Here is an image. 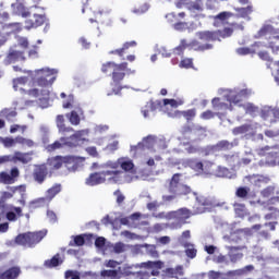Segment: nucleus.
Wrapping results in <instances>:
<instances>
[{
	"mask_svg": "<svg viewBox=\"0 0 279 279\" xmlns=\"http://www.w3.org/2000/svg\"><path fill=\"white\" fill-rule=\"evenodd\" d=\"M63 108H72V111L66 114L71 125H80L86 119L84 110L75 104L73 96L68 97V101L63 102Z\"/></svg>",
	"mask_w": 279,
	"mask_h": 279,
	"instance_id": "13",
	"label": "nucleus"
},
{
	"mask_svg": "<svg viewBox=\"0 0 279 279\" xmlns=\"http://www.w3.org/2000/svg\"><path fill=\"white\" fill-rule=\"evenodd\" d=\"M256 51H258V49H252V48H238L236 49V54L238 56H250V53H256Z\"/></svg>",
	"mask_w": 279,
	"mask_h": 279,
	"instance_id": "64",
	"label": "nucleus"
},
{
	"mask_svg": "<svg viewBox=\"0 0 279 279\" xmlns=\"http://www.w3.org/2000/svg\"><path fill=\"white\" fill-rule=\"evenodd\" d=\"M15 141H16L17 145H22L23 147H34V145H36L34 143V141H32L29 138H25L23 136L15 137Z\"/></svg>",
	"mask_w": 279,
	"mask_h": 279,
	"instance_id": "54",
	"label": "nucleus"
},
{
	"mask_svg": "<svg viewBox=\"0 0 279 279\" xmlns=\"http://www.w3.org/2000/svg\"><path fill=\"white\" fill-rule=\"evenodd\" d=\"M80 162H84L83 157H54L50 160V165L53 169H61V167H65L69 171H77Z\"/></svg>",
	"mask_w": 279,
	"mask_h": 279,
	"instance_id": "14",
	"label": "nucleus"
},
{
	"mask_svg": "<svg viewBox=\"0 0 279 279\" xmlns=\"http://www.w3.org/2000/svg\"><path fill=\"white\" fill-rule=\"evenodd\" d=\"M128 69V63L117 64L114 62H108L102 65V73H112V93L113 95H119L123 90V86L120 85V82L125 77V71Z\"/></svg>",
	"mask_w": 279,
	"mask_h": 279,
	"instance_id": "9",
	"label": "nucleus"
},
{
	"mask_svg": "<svg viewBox=\"0 0 279 279\" xmlns=\"http://www.w3.org/2000/svg\"><path fill=\"white\" fill-rule=\"evenodd\" d=\"M245 180L250 182V184H252L253 186H256L257 189H260L262 186L269 184V177H265L263 174H252L245 177Z\"/></svg>",
	"mask_w": 279,
	"mask_h": 279,
	"instance_id": "29",
	"label": "nucleus"
},
{
	"mask_svg": "<svg viewBox=\"0 0 279 279\" xmlns=\"http://www.w3.org/2000/svg\"><path fill=\"white\" fill-rule=\"evenodd\" d=\"M21 276V268L20 267H12L7 271L0 274V279H16Z\"/></svg>",
	"mask_w": 279,
	"mask_h": 279,
	"instance_id": "42",
	"label": "nucleus"
},
{
	"mask_svg": "<svg viewBox=\"0 0 279 279\" xmlns=\"http://www.w3.org/2000/svg\"><path fill=\"white\" fill-rule=\"evenodd\" d=\"M62 258H60V255H54L50 260L45 262L46 267H58V265H61Z\"/></svg>",
	"mask_w": 279,
	"mask_h": 279,
	"instance_id": "57",
	"label": "nucleus"
},
{
	"mask_svg": "<svg viewBox=\"0 0 279 279\" xmlns=\"http://www.w3.org/2000/svg\"><path fill=\"white\" fill-rule=\"evenodd\" d=\"M228 250V256H229V262L236 264L239 260H243V252L242 250L244 246H225Z\"/></svg>",
	"mask_w": 279,
	"mask_h": 279,
	"instance_id": "27",
	"label": "nucleus"
},
{
	"mask_svg": "<svg viewBox=\"0 0 279 279\" xmlns=\"http://www.w3.org/2000/svg\"><path fill=\"white\" fill-rule=\"evenodd\" d=\"M48 202L46 197L36 198L29 203V208H40V206H45Z\"/></svg>",
	"mask_w": 279,
	"mask_h": 279,
	"instance_id": "59",
	"label": "nucleus"
},
{
	"mask_svg": "<svg viewBox=\"0 0 279 279\" xmlns=\"http://www.w3.org/2000/svg\"><path fill=\"white\" fill-rule=\"evenodd\" d=\"M16 41L17 45H15V47H17V49H21L22 51H25V49L29 47V41L27 40V37H16Z\"/></svg>",
	"mask_w": 279,
	"mask_h": 279,
	"instance_id": "58",
	"label": "nucleus"
},
{
	"mask_svg": "<svg viewBox=\"0 0 279 279\" xmlns=\"http://www.w3.org/2000/svg\"><path fill=\"white\" fill-rule=\"evenodd\" d=\"M62 191V184L56 183L53 186H51L47 192H46V199L47 202H51L58 193Z\"/></svg>",
	"mask_w": 279,
	"mask_h": 279,
	"instance_id": "48",
	"label": "nucleus"
},
{
	"mask_svg": "<svg viewBox=\"0 0 279 279\" xmlns=\"http://www.w3.org/2000/svg\"><path fill=\"white\" fill-rule=\"evenodd\" d=\"M45 236H47V231L21 233L15 238V243L16 245H22V247H34V245H38Z\"/></svg>",
	"mask_w": 279,
	"mask_h": 279,
	"instance_id": "12",
	"label": "nucleus"
},
{
	"mask_svg": "<svg viewBox=\"0 0 279 279\" xmlns=\"http://www.w3.org/2000/svg\"><path fill=\"white\" fill-rule=\"evenodd\" d=\"M258 156H265V161H259L260 167H278L279 166V146H265L257 149Z\"/></svg>",
	"mask_w": 279,
	"mask_h": 279,
	"instance_id": "11",
	"label": "nucleus"
},
{
	"mask_svg": "<svg viewBox=\"0 0 279 279\" xmlns=\"http://www.w3.org/2000/svg\"><path fill=\"white\" fill-rule=\"evenodd\" d=\"M45 178H47V167L38 166L34 170V180L38 182V184H43L45 182Z\"/></svg>",
	"mask_w": 279,
	"mask_h": 279,
	"instance_id": "38",
	"label": "nucleus"
},
{
	"mask_svg": "<svg viewBox=\"0 0 279 279\" xmlns=\"http://www.w3.org/2000/svg\"><path fill=\"white\" fill-rule=\"evenodd\" d=\"M226 161L230 167H243L245 165H250L254 159V154H252V149L245 150V157H239V155H229L226 156Z\"/></svg>",
	"mask_w": 279,
	"mask_h": 279,
	"instance_id": "18",
	"label": "nucleus"
},
{
	"mask_svg": "<svg viewBox=\"0 0 279 279\" xmlns=\"http://www.w3.org/2000/svg\"><path fill=\"white\" fill-rule=\"evenodd\" d=\"M85 242L86 240L84 239V235H76L72 236V240L70 241L69 245H71L72 247H82V245H84Z\"/></svg>",
	"mask_w": 279,
	"mask_h": 279,
	"instance_id": "56",
	"label": "nucleus"
},
{
	"mask_svg": "<svg viewBox=\"0 0 279 279\" xmlns=\"http://www.w3.org/2000/svg\"><path fill=\"white\" fill-rule=\"evenodd\" d=\"M109 248V254L114 252V254H123V252H128L130 250V245L123 242H117L116 244L111 243L107 245Z\"/></svg>",
	"mask_w": 279,
	"mask_h": 279,
	"instance_id": "37",
	"label": "nucleus"
},
{
	"mask_svg": "<svg viewBox=\"0 0 279 279\" xmlns=\"http://www.w3.org/2000/svg\"><path fill=\"white\" fill-rule=\"evenodd\" d=\"M0 116L4 117L7 121H14V119H16V111L12 109H3L0 112Z\"/></svg>",
	"mask_w": 279,
	"mask_h": 279,
	"instance_id": "53",
	"label": "nucleus"
},
{
	"mask_svg": "<svg viewBox=\"0 0 279 279\" xmlns=\"http://www.w3.org/2000/svg\"><path fill=\"white\" fill-rule=\"evenodd\" d=\"M255 38H265L267 43L265 41H257L254 45H252L251 49H257V51H260L264 47H269L276 53V51H279V29L274 28V26L269 24H265L258 33L255 35Z\"/></svg>",
	"mask_w": 279,
	"mask_h": 279,
	"instance_id": "6",
	"label": "nucleus"
},
{
	"mask_svg": "<svg viewBox=\"0 0 279 279\" xmlns=\"http://www.w3.org/2000/svg\"><path fill=\"white\" fill-rule=\"evenodd\" d=\"M100 276L109 279H121V272L119 270H102Z\"/></svg>",
	"mask_w": 279,
	"mask_h": 279,
	"instance_id": "50",
	"label": "nucleus"
},
{
	"mask_svg": "<svg viewBox=\"0 0 279 279\" xmlns=\"http://www.w3.org/2000/svg\"><path fill=\"white\" fill-rule=\"evenodd\" d=\"M274 193H276V186L274 185H269L266 189L262 190L260 195L262 197H271V195H274Z\"/></svg>",
	"mask_w": 279,
	"mask_h": 279,
	"instance_id": "63",
	"label": "nucleus"
},
{
	"mask_svg": "<svg viewBox=\"0 0 279 279\" xmlns=\"http://www.w3.org/2000/svg\"><path fill=\"white\" fill-rule=\"evenodd\" d=\"M189 239H191V231L186 230V231H183L181 236H179L178 241L181 245H183V247H189V245H191V243L189 242Z\"/></svg>",
	"mask_w": 279,
	"mask_h": 279,
	"instance_id": "52",
	"label": "nucleus"
},
{
	"mask_svg": "<svg viewBox=\"0 0 279 279\" xmlns=\"http://www.w3.org/2000/svg\"><path fill=\"white\" fill-rule=\"evenodd\" d=\"M274 112H275L274 107L264 106L260 110V117L264 121H269V123H271V120H274Z\"/></svg>",
	"mask_w": 279,
	"mask_h": 279,
	"instance_id": "44",
	"label": "nucleus"
},
{
	"mask_svg": "<svg viewBox=\"0 0 279 279\" xmlns=\"http://www.w3.org/2000/svg\"><path fill=\"white\" fill-rule=\"evenodd\" d=\"M25 84H27V77H25V76H21V77L13 80L14 90H20L21 93H23V90H25L23 88V86H25Z\"/></svg>",
	"mask_w": 279,
	"mask_h": 279,
	"instance_id": "49",
	"label": "nucleus"
},
{
	"mask_svg": "<svg viewBox=\"0 0 279 279\" xmlns=\"http://www.w3.org/2000/svg\"><path fill=\"white\" fill-rule=\"evenodd\" d=\"M93 169L101 171L108 184H130L136 180V175L125 173L119 169L117 160H107L102 163H93Z\"/></svg>",
	"mask_w": 279,
	"mask_h": 279,
	"instance_id": "3",
	"label": "nucleus"
},
{
	"mask_svg": "<svg viewBox=\"0 0 279 279\" xmlns=\"http://www.w3.org/2000/svg\"><path fill=\"white\" fill-rule=\"evenodd\" d=\"M183 101L175 99H163V101H148L144 107H142V114L144 119H149L154 112H156L157 108H161L163 112H169V108H178V106H182Z\"/></svg>",
	"mask_w": 279,
	"mask_h": 279,
	"instance_id": "10",
	"label": "nucleus"
},
{
	"mask_svg": "<svg viewBox=\"0 0 279 279\" xmlns=\"http://www.w3.org/2000/svg\"><path fill=\"white\" fill-rule=\"evenodd\" d=\"M109 244H111V243L106 242V238H104V236L97 238L95 241V245H96L97 250L99 252H101V254H104V255L109 254V250H110V248H108Z\"/></svg>",
	"mask_w": 279,
	"mask_h": 279,
	"instance_id": "43",
	"label": "nucleus"
},
{
	"mask_svg": "<svg viewBox=\"0 0 279 279\" xmlns=\"http://www.w3.org/2000/svg\"><path fill=\"white\" fill-rule=\"evenodd\" d=\"M234 211L238 217H245L247 215V209L245 208V205L243 204H235L234 205Z\"/></svg>",
	"mask_w": 279,
	"mask_h": 279,
	"instance_id": "60",
	"label": "nucleus"
},
{
	"mask_svg": "<svg viewBox=\"0 0 279 279\" xmlns=\"http://www.w3.org/2000/svg\"><path fill=\"white\" fill-rule=\"evenodd\" d=\"M218 94H220L227 102H223L219 97L214 98L211 100V106L214 110H229L230 112H232V110H234V106H236L238 108H243L246 114L254 116L256 114V112H258V107H256L254 104L243 102V99H247V97H251L252 89L239 87H235L233 89L221 88L218 89Z\"/></svg>",
	"mask_w": 279,
	"mask_h": 279,
	"instance_id": "1",
	"label": "nucleus"
},
{
	"mask_svg": "<svg viewBox=\"0 0 279 279\" xmlns=\"http://www.w3.org/2000/svg\"><path fill=\"white\" fill-rule=\"evenodd\" d=\"M106 182L108 181L101 170L89 174V177L85 180L86 186H97L99 184H106Z\"/></svg>",
	"mask_w": 279,
	"mask_h": 279,
	"instance_id": "28",
	"label": "nucleus"
},
{
	"mask_svg": "<svg viewBox=\"0 0 279 279\" xmlns=\"http://www.w3.org/2000/svg\"><path fill=\"white\" fill-rule=\"evenodd\" d=\"M153 269L150 275L148 271H136V269L141 268ZM165 267V263L161 260L157 262H145L142 264H124L119 267L120 276H133L135 279H149L150 276H158L160 271L158 269H162Z\"/></svg>",
	"mask_w": 279,
	"mask_h": 279,
	"instance_id": "4",
	"label": "nucleus"
},
{
	"mask_svg": "<svg viewBox=\"0 0 279 279\" xmlns=\"http://www.w3.org/2000/svg\"><path fill=\"white\" fill-rule=\"evenodd\" d=\"M196 36L201 40H207L208 43L213 40H221V38H229V36H232V28H225L223 31H217V32H199L196 33Z\"/></svg>",
	"mask_w": 279,
	"mask_h": 279,
	"instance_id": "16",
	"label": "nucleus"
},
{
	"mask_svg": "<svg viewBox=\"0 0 279 279\" xmlns=\"http://www.w3.org/2000/svg\"><path fill=\"white\" fill-rule=\"evenodd\" d=\"M213 263H216V265H225L226 267H228V265H230V257L227 255H223L221 253L215 254L211 257Z\"/></svg>",
	"mask_w": 279,
	"mask_h": 279,
	"instance_id": "47",
	"label": "nucleus"
},
{
	"mask_svg": "<svg viewBox=\"0 0 279 279\" xmlns=\"http://www.w3.org/2000/svg\"><path fill=\"white\" fill-rule=\"evenodd\" d=\"M34 153L29 151V153H22L16 150L13 155H12V160L14 162V165H16V162H21L22 165H28V162H32V156Z\"/></svg>",
	"mask_w": 279,
	"mask_h": 279,
	"instance_id": "34",
	"label": "nucleus"
},
{
	"mask_svg": "<svg viewBox=\"0 0 279 279\" xmlns=\"http://www.w3.org/2000/svg\"><path fill=\"white\" fill-rule=\"evenodd\" d=\"M169 147V143L167 142V138L165 136L159 135L155 137V154H162L165 149Z\"/></svg>",
	"mask_w": 279,
	"mask_h": 279,
	"instance_id": "39",
	"label": "nucleus"
},
{
	"mask_svg": "<svg viewBox=\"0 0 279 279\" xmlns=\"http://www.w3.org/2000/svg\"><path fill=\"white\" fill-rule=\"evenodd\" d=\"M0 143H2V145H4V147H14V145L17 144L16 138H12V137H0Z\"/></svg>",
	"mask_w": 279,
	"mask_h": 279,
	"instance_id": "62",
	"label": "nucleus"
},
{
	"mask_svg": "<svg viewBox=\"0 0 279 279\" xmlns=\"http://www.w3.org/2000/svg\"><path fill=\"white\" fill-rule=\"evenodd\" d=\"M135 248L138 252H143V250H145V252H146V254H148V256H151L153 258H158V251H156L155 245L142 244V245H136Z\"/></svg>",
	"mask_w": 279,
	"mask_h": 279,
	"instance_id": "41",
	"label": "nucleus"
},
{
	"mask_svg": "<svg viewBox=\"0 0 279 279\" xmlns=\"http://www.w3.org/2000/svg\"><path fill=\"white\" fill-rule=\"evenodd\" d=\"M169 191L173 193V195H189L191 187L180 182V174H174L170 181Z\"/></svg>",
	"mask_w": 279,
	"mask_h": 279,
	"instance_id": "21",
	"label": "nucleus"
},
{
	"mask_svg": "<svg viewBox=\"0 0 279 279\" xmlns=\"http://www.w3.org/2000/svg\"><path fill=\"white\" fill-rule=\"evenodd\" d=\"M235 145H239V141H234V143H229L228 141H221L214 146H208V154H215V151H221L222 149H232Z\"/></svg>",
	"mask_w": 279,
	"mask_h": 279,
	"instance_id": "35",
	"label": "nucleus"
},
{
	"mask_svg": "<svg viewBox=\"0 0 279 279\" xmlns=\"http://www.w3.org/2000/svg\"><path fill=\"white\" fill-rule=\"evenodd\" d=\"M191 215V210L186 208H181L175 211H169L170 219L174 220V222L172 223V228H175L177 230L178 228H182V226L186 223V219H189Z\"/></svg>",
	"mask_w": 279,
	"mask_h": 279,
	"instance_id": "19",
	"label": "nucleus"
},
{
	"mask_svg": "<svg viewBox=\"0 0 279 279\" xmlns=\"http://www.w3.org/2000/svg\"><path fill=\"white\" fill-rule=\"evenodd\" d=\"M64 121H65L64 116H62V114L57 116L56 125H57L60 134H66V133L73 132V128L66 126V124H64Z\"/></svg>",
	"mask_w": 279,
	"mask_h": 279,
	"instance_id": "40",
	"label": "nucleus"
},
{
	"mask_svg": "<svg viewBox=\"0 0 279 279\" xmlns=\"http://www.w3.org/2000/svg\"><path fill=\"white\" fill-rule=\"evenodd\" d=\"M148 149L155 154L156 151V135H148L142 140L137 145L131 146V154L136 155V151Z\"/></svg>",
	"mask_w": 279,
	"mask_h": 279,
	"instance_id": "17",
	"label": "nucleus"
},
{
	"mask_svg": "<svg viewBox=\"0 0 279 279\" xmlns=\"http://www.w3.org/2000/svg\"><path fill=\"white\" fill-rule=\"evenodd\" d=\"M263 130V125L258 122H247L232 130L233 136H243L246 141H263L265 136L258 133Z\"/></svg>",
	"mask_w": 279,
	"mask_h": 279,
	"instance_id": "8",
	"label": "nucleus"
},
{
	"mask_svg": "<svg viewBox=\"0 0 279 279\" xmlns=\"http://www.w3.org/2000/svg\"><path fill=\"white\" fill-rule=\"evenodd\" d=\"M118 168L122 169L123 173H130L134 171V161L130 157H120L117 159Z\"/></svg>",
	"mask_w": 279,
	"mask_h": 279,
	"instance_id": "31",
	"label": "nucleus"
},
{
	"mask_svg": "<svg viewBox=\"0 0 279 279\" xmlns=\"http://www.w3.org/2000/svg\"><path fill=\"white\" fill-rule=\"evenodd\" d=\"M207 167H209V170H205V173L207 175H216V178H229V179L234 178V173H232V171H230L226 167L215 166V163H211V162L207 163Z\"/></svg>",
	"mask_w": 279,
	"mask_h": 279,
	"instance_id": "22",
	"label": "nucleus"
},
{
	"mask_svg": "<svg viewBox=\"0 0 279 279\" xmlns=\"http://www.w3.org/2000/svg\"><path fill=\"white\" fill-rule=\"evenodd\" d=\"M210 162L202 163L197 159H185L183 161V166L190 167V169H193V171H196L197 173H206V171H209Z\"/></svg>",
	"mask_w": 279,
	"mask_h": 279,
	"instance_id": "23",
	"label": "nucleus"
},
{
	"mask_svg": "<svg viewBox=\"0 0 279 279\" xmlns=\"http://www.w3.org/2000/svg\"><path fill=\"white\" fill-rule=\"evenodd\" d=\"M15 180L8 172H0V184H14Z\"/></svg>",
	"mask_w": 279,
	"mask_h": 279,
	"instance_id": "55",
	"label": "nucleus"
},
{
	"mask_svg": "<svg viewBox=\"0 0 279 279\" xmlns=\"http://www.w3.org/2000/svg\"><path fill=\"white\" fill-rule=\"evenodd\" d=\"M29 76L33 80L34 84H37L39 88H34L28 90V95L31 97H39L38 104L41 108H49L51 106V100L49 99V86L53 85L58 77L57 69L43 68L39 70H35L34 72H29Z\"/></svg>",
	"mask_w": 279,
	"mask_h": 279,
	"instance_id": "2",
	"label": "nucleus"
},
{
	"mask_svg": "<svg viewBox=\"0 0 279 279\" xmlns=\"http://www.w3.org/2000/svg\"><path fill=\"white\" fill-rule=\"evenodd\" d=\"M90 134V130L84 129L76 131L70 137H61L60 141L54 142L53 144L47 147L48 151H56V149H61L63 145L66 147H78V145H84L88 143L87 136Z\"/></svg>",
	"mask_w": 279,
	"mask_h": 279,
	"instance_id": "7",
	"label": "nucleus"
},
{
	"mask_svg": "<svg viewBox=\"0 0 279 279\" xmlns=\"http://www.w3.org/2000/svg\"><path fill=\"white\" fill-rule=\"evenodd\" d=\"M196 202L198 204V207L194 211V215H202V213L210 210V207L208 206H215V203H213L210 198H206L204 196L196 197Z\"/></svg>",
	"mask_w": 279,
	"mask_h": 279,
	"instance_id": "32",
	"label": "nucleus"
},
{
	"mask_svg": "<svg viewBox=\"0 0 279 279\" xmlns=\"http://www.w3.org/2000/svg\"><path fill=\"white\" fill-rule=\"evenodd\" d=\"M23 60H25V51L19 49V46L11 47L5 60L7 64H12V62H21Z\"/></svg>",
	"mask_w": 279,
	"mask_h": 279,
	"instance_id": "24",
	"label": "nucleus"
},
{
	"mask_svg": "<svg viewBox=\"0 0 279 279\" xmlns=\"http://www.w3.org/2000/svg\"><path fill=\"white\" fill-rule=\"evenodd\" d=\"M243 274V270L238 269V270H230L228 272H219L215 270H210L208 272V278L209 279H234L236 276H241Z\"/></svg>",
	"mask_w": 279,
	"mask_h": 279,
	"instance_id": "26",
	"label": "nucleus"
},
{
	"mask_svg": "<svg viewBox=\"0 0 279 279\" xmlns=\"http://www.w3.org/2000/svg\"><path fill=\"white\" fill-rule=\"evenodd\" d=\"M122 223V226H129L131 218H121L120 220L117 219L113 215H107L105 218L101 219V223H104V226H112V228H114L116 223Z\"/></svg>",
	"mask_w": 279,
	"mask_h": 279,
	"instance_id": "33",
	"label": "nucleus"
},
{
	"mask_svg": "<svg viewBox=\"0 0 279 279\" xmlns=\"http://www.w3.org/2000/svg\"><path fill=\"white\" fill-rule=\"evenodd\" d=\"M257 204L263 206L266 210H269L265 215L266 221H272L279 217V190L276 191L275 196L270 197L268 201L258 199Z\"/></svg>",
	"mask_w": 279,
	"mask_h": 279,
	"instance_id": "15",
	"label": "nucleus"
},
{
	"mask_svg": "<svg viewBox=\"0 0 279 279\" xmlns=\"http://www.w3.org/2000/svg\"><path fill=\"white\" fill-rule=\"evenodd\" d=\"M189 47L190 49H194V51H206L208 49L213 48V45L206 44V45H199L197 41H192L191 44H186V39H182L181 44L173 49V53L175 56H181L183 51Z\"/></svg>",
	"mask_w": 279,
	"mask_h": 279,
	"instance_id": "20",
	"label": "nucleus"
},
{
	"mask_svg": "<svg viewBox=\"0 0 279 279\" xmlns=\"http://www.w3.org/2000/svg\"><path fill=\"white\" fill-rule=\"evenodd\" d=\"M175 108H178V107L168 109V111H167L168 117H171L172 119H174L175 117H184V119H186V121H191L196 114L195 109H190L187 111L180 112V111L175 110Z\"/></svg>",
	"mask_w": 279,
	"mask_h": 279,
	"instance_id": "30",
	"label": "nucleus"
},
{
	"mask_svg": "<svg viewBox=\"0 0 279 279\" xmlns=\"http://www.w3.org/2000/svg\"><path fill=\"white\" fill-rule=\"evenodd\" d=\"M166 274L171 278H178V276H182V266H179L175 269L167 268Z\"/></svg>",
	"mask_w": 279,
	"mask_h": 279,
	"instance_id": "61",
	"label": "nucleus"
},
{
	"mask_svg": "<svg viewBox=\"0 0 279 279\" xmlns=\"http://www.w3.org/2000/svg\"><path fill=\"white\" fill-rule=\"evenodd\" d=\"M173 28L177 32H184L187 29V32H195V29H197V26L195 24H189L186 22H179L173 24Z\"/></svg>",
	"mask_w": 279,
	"mask_h": 279,
	"instance_id": "45",
	"label": "nucleus"
},
{
	"mask_svg": "<svg viewBox=\"0 0 279 279\" xmlns=\"http://www.w3.org/2000/svg\"><path fill=\"white\" fill-rule=\"evenodd\" d=\"M235 11L238 12V15L241 16V19H247V21H250V14L253 12L252 5L246 8H238Z\"/></svg>",
	"mask_w": 279,
	"mask_h": 279,
	"instance_id": "51",
	"label": "nucleus"
},
{
	"mask_svg": "<svg viewBox=\"0 0 279 279\" xmlns=\"http://www.w3.org/2000/svg\"><path fill=\"white\" fill-rule=\"evenodd\" d=\"M245 239V230L240 229L230 235H225L223 241H227L228 243H241Z\"/></svg>",
	"mask_w": 279,
	"mask_h": 279,
	"instance_id": "36",
	"label": "nucleus"
},
{
	"mask_svg": "<svg viewBox=\"0 0 279 279\" xmlns=\"http://www.w3.org/2000/svg\"><path fill=\"white\" fill-rule=\"evenodd\" d=\"M14 14L26 19L25 27L26 29H32L34 27H40L46 21V17L40 13V8L37 5L26 8L23 2H15L11 4Z\"/></svg>",
	"mask_w": 279,
	"mask_h": 279,
	"instance_id": "5",
	"label": "nucleus"
},
{
	"mask_svg": "<svg viewBox=\"0 0 279 279\" xmlns=\"http://www.w3.org/2000/svg\"><path fill=\"white\" fill-rule=\"evenodd\" d=\"M230 16H232V13L230 12H221L220 14L215 16V22L214 25L216 27H219V25H226V23H228V20L230 19Z\"/></svg>",
	"mask_w": 279,
	"mask_h": 279,
	"instance_id": "46",
	"label": "nucleus"
},
{
	"mask_svg": "<svg viewBox=\"0 0 279 279\" xmlns=\"http://www.w3.org/2000/svg\"><path fill=\"white\" fill-rule=\"evenodd\" d=\"M178 0L175 5L177 8H187L191 12H202L204 10V7L201 4L202 0Z\"/></svg>",
	"mask_w": 279,
	"mask_h": 279,
	"instance_id": "25",
	"label": "nucleus"
}]
</instances>
